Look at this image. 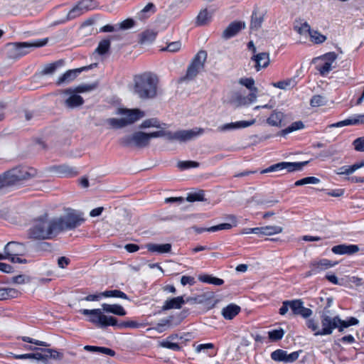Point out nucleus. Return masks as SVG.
<instances>
[{
	"mask_svg": "<svg viewBox=\"0 0 364 364\" xmlns=\"http://www.w3.org/2000/svg\"><path fill=\"white\" fill-rule=\"evenodd\" d=\"M10 355L16 358V359H32V360H36V353H26V354H20V355H16V354H14L12 353H10Z\"/></svg>",
	"mask_w": 364,
	"mask_h": 364,
	"instance_id": "nucleus-60",
	"label": "nucleus"
},
{
	"mask_svg": "<svg viewBox=\"0 0 364 364\" xmlns=\"http://www.w3.org/2000/svg\"><path fill=\"white\" fill-rule=\"evenodd\" d=\"M102 308L104 312L111 313L117 316H125L127 311L122 306L119 304H102Z\"/></svg>",
	"mask_w": 364,
	"mask_h": 364,
	"instance_id": "nucleus-24",
	"label": "nucleus"
},
{
	"mask_svg": "<svg viewBox=\"0 0 364 364\" xmlns=\"http://www.w3.org/2000/svg\"><path fill=\"white\" fill-rule=\"evenodd\" d=\"M152 138H154L153 132L137 131L120 138L119 144L123 147L144 149L149 146Z\"/></svg>",
	"mask_w": 364,
	"mask_h": 364,
	"instance_id": "nucleus-4",
	"label": "nucleus"
},
{
	"mask_svg": "<svg viewBox=\"0 0 364 364\" xmlns=\"http://www.w3.org/2000/svg\"><path fill=\"white\" fill-rule=\"evenodd\" d=\"M199 166V163L193 161H179L178 163V167L181 169H188L191 168H197Z\"/></svg>",
	"mask_w": 364,
	"mask_h": 364,
	"instance_id": "nucleus-53",
	"label": "nucleus"
},
{
	"mask_svg": "<svg viewBox=\"0 0 364 364\" xmlns=\"http://www.w3.org/2000/svg\"><path fill=\"white\" fill-rule=\"evenodd\" d=\"M232 225L230 223H221L217 225L212 226L208 228L193 227V228L197 233H202L205 231L208 232H217L223 230H230Z\"/></svg>",
	"mask_w": 364,
	"mask_h": 364,
	"instance_id": "nucleus-27",
	"label": "nucleus"
},
{
	"mask_svg": "<svg viewBox=\"0 0 364 364\" xmlns=\"http://www.w3.org/2000/svg\"><path fill=\"white\" fill-rule=\"evenodd\" d=\"M290 309L294 315H300L304 318L311 316L312 311L304 306V302L301 299L291 300Z\"/></svg>",
	"mask_w": 364,
	"mask_h": 364,
	"instance_id": "nucleus-16",
	"label": "nucleus"
},
{
	"mask_svg": "<svg viewBox=\"0 0 364 364\" xmlns=\"http://www.w3.org/2000/svg\"><path fill=\"white\" fill-rule=\"evenodd\" d=\"M154 14L155 12V6L152 3L147 4L144 9H142L139 13L140 18L147 17L146 15L147 13Z\"/></svg>",
	"mask_w": 364,
	"mask_h": 364,
	"instance_id": "nucleus-57",
	"label": "nucleus"
},
{
	"mask_svg": "<svg viewBox=\"0 0 364 364\" xmlns=\"http://www.w3.org/2000/svg\"><path fill=\"white\" fill-rule=\"evenodd\" d=\"M159 346L173 350H179L181 349V347L178 343L171 341L168 339L160 342Z\"/></svg>",
	"mask_w": 364,
	"mask_h": 364,
	"instance_id": "nucleus-51",
	"label": "nucleus"
},
{
	"mask_svg": "<svg viewBox=\"0 0 364 364\" xmlns=\"http://www.w3.org/2000/svg\"><path fill=\"white\" fill-rule=\"evenodd\" d=\"M296 85V82L295 79H287L285 80L279 81L277 82L273 83V86L282 90H287L289 88H293Z\"/></svg>",
	"mask_w": 364,
	"mask_h": 364,
	"instance_id": "nucleus-33",
	"label": "nucleus"
},
{
	"mask_svg": "<svg viewBox=\"0 0 364 364\" xmlns=\"http://www.w3.org/2000/svg\"><path fill=\"white\" fill-rule=\"evenodd\" d=\"M157 33L154 31L147 30L141 33V43H148L153 42L156 37Z\"/></svg>",
	"mask_w": 364,
	"mask_h": 364,
	"instance_id": "nucleus-39",
	"label": "nucleus"
},
{
	"mask_svg": "<svg viewBox=\"0 0 364 364\" xmlns=\"http://www.w3.org/2000/svg\"><path fill=\"white\" fill-rule=\"evenodd\" d=\"M199 280L203 282L212 284L216 286H220L224 283V281L222 279L214 277L208 274L200 276Z\"/></svg>",
	"mask_w": 364,
	"mask_h": 364,
	"instance_id": "nucleus-36",
	"label": "nucleus"
},
{
	"mask_svg": "<svg viewBox=\"0 0 364 364\" xmlns=\"http://www.w3.org/2000/svg\"><path fill=\"white\" fill-rule=\"evenodd\" d=\"M117 114L122 115L126 124L130 125L145 116L143 111L139 109H119Z\"/></svg>",
	"mask_w": 364,
	"mask_h": 364,
	"instance_id": "nucleus-11",
	"label": "nucleus"
},
{
	"mask_svg": "<svg viewBox=\"0 0 364 364\" xmlns=\"http://www.w3.org/2000/svg\"><path fill=\"white\" fill-rule=\"evenodd\" d=\"M211 19V14L207 9L200 11L197 16V24L198 26H204L210 22Z\"/></svg>",
	"mask_w": 364,
	"mask_h": 364,
	"instance_id": "nucleus-34",
	"label": "nucleus"
},
{
	"mask_svg": "<svg viewBox=\"0 0 364 364\" xmlns=\"http://www.w3.org/2000/svg\"><path fill=\"white\" fill-rule=\"evenodd\" d=\"M171 318H165L162 319L160 323H159L154 328H149L148 331L154 329L159 333H162L166 330V326H168L171 324Z\"/></svg>",
	"mask_w": 364,
	"mask_h": 364,
	"instance_id": "nucleus-45",
	"label": "nucleus"
},
{
	"mask_svg": "<svg viewBox=\"0 0 364 364\" xmlns=\"http://www.w3.org/2000/svg\"><path fill=\"white\" fill-rule=\"evenodd\" d=\"M95 88V85H82L77 86L75 88V92H85L91 91V90H94Z\"/></svg>",
	"mask_w": 364,
	"mask_h": 364,
	"instance_id": "nucleus-63",
	"label": "nucleus"
},
{
	"mask_svg": "<svg viewBox=\"0 0 364 364\" xmlns=\"http://www.w3.org/2000/svg\"><path fill=\"white\" fill-rule=\"evenodd\" d=\"M284 114L281 112L274 111L267 118V122L274 127H282Z\"/></svg>",
	"mask_w": 364,
	"mask_h": 364,
	"instance_id": "nucleus-30",
	"label": "nucleus"
},
{
	"mask_svg": "<svg viewBox=\"0 0 364 364\" xmlns=\"http://www.w3.org/2000/svg\"><path fill=\"white\" fill-rule=\"evenodd\" d=\"M114 326H117L118 328H136L140 326H141V324L137 323L134 321H123L121 323H118Z\"/></svg>",
	"mask_w": 364,
	"mask_h": 364,
	"instance_id": "nucleus-48",
	"label": "nucleus"
},
{
	"mask_svg": "<svg viewBox=\"0 0 364 364\" xmlns=\"http://www.w3.org/2000/svg\"><path fill=\"white\" fill-rule=\"evenodd\" d=\"M262 21V16H258L257 14H253L250 24L251 28L256 30L258 29L259 28H260Z\"/></svg>",
	"mask_w": 364,
	"mask_h": 364,
	"instance_id": "nucleus-54",
	"label": "nucleus"
},
{
	"mask_svg": "<svg viewBox=\"0 0 364 364\" xmlns=\"http://www.w3.org/2000/svg\"><path fill=\"white\" fill-rule=\"evenodd\" d=\"M312 265H313V267H315L316 271L318 269H320V270L326 269H328V267H331L333 266V264H331L330 261L328 259H321V261H319L318 262H315Z\"/></svg>",
	"mask_w": 364,
	"mask_h": 364,
	"instance_id": "nucleus-55",
	"label": "nucleus"
},
{
	"mask_svg": "<svg viewBox=\"0 0 364 364\" xmlns=\"http://www.w3.org/2000/svg\"><path fill=\"white\" fill-rule=\"evenodd\" d=\"M84 103L83 98L77 94H71L65 101V107L73 109L79 107Z\"/></svg>",
	"mask_w": 364,
	"mask_h": 364,
	"instance_id": "nucleus-26",
	"label": "nucleus"
},
{
	"mask_svg": "<svg viewBox=\"0 0 364 364\" xmlns=\"http://www.w3.org/2000/svg\"><path fill=\"white\" fill-rule=\"evenodd\" d=\"M311 41L314 43H322L326 40V37L317 31L311 30L309 33Z\"/></svg>",
	"mask_w": 364,
	"mask_h": 364,
	"instance_id": "nucleus-42",
	"label": "nucleus"
},
{
	"mask_svg": "<svg viewBox=\"0 0 364 364\" xmlns=\"http://www.w3.org/2000/svg\"><path fill=\"white\" fill-rule=\"evenodd\" d=\"M245 27L242 22L231 23L223 32L222 38L227 40L232 38Z\"/></svg>",
	"mask_w": 364,
	"mask_h": 364,
	"instance_id": "nucleus-21",
	"label": "nucleus"
},
{
	"mask_svg": "<svg viewBox=\"0 0 364 364\" xmlns=\"http://www.w3.org/2000/svg\"><path fill=\"white\" fill-rule=\"evenodd\" d=\"M341 319L338 316L331 317L326 314H322L321 316V336L330 335L335 328H338L340 331Z\"/></svg>",
	"mask_w": 364,
	"mask_h": 364,
	"instance_id": "nucleus-10",
	"label": "nucleus"
},
{
	"mask_svg": "<svg viewBox=\"0 0 364 364\" xmlns=\"http://www.w3.org/2000/svg\"><path fill=\"white\" fill-rule=\"evenodd\" d=\"M358 323V320L354 317H350L348 321L341 320L340 326V332H342L344 328H348L350 326L356 325Z\"/></svg>",
	"mask_w": 364,
	"mask_h": 364,
	"instance_id": "nucleus-56",
	"label": "nucleus"
},
{
	"mask_svg": "<svg viewBox=\"0 0 364 364\" xmlns=\"http://www.w3.org/2000/svg\"><path fill=\"white\" fill-rule=\"evenodd\" d=\"M47 40L37 41L33 43H16L12 45L14 53L18 56L26 55L28 53V49L31 48L41 47L46 44Z\"/></svg>",
	"mask_w": 364,
	"mask_h": 364,
	"instance_id": "nucleus-13",
	"label": "nucleus"
},
{
	"mask_svg": "<svg viewBox=\"0 0 364 364\" xmlns=\"http://www.w3.org/2000/svg\"><path fill=\"white\" fill-rule=\"evenodd\" d=\"M80 312L88 316L87 321L99 328H106L107 326H114L117 324V319L112 316L104 314L102 309H81Z\"/></svg>",
	"mask_w": 364,
	"mask_h": 364,
	"instance_id": "nucleus-5",
	"label": "nucleus"
},
{
	"mask_svg": "<svg viewBox=\"0 0 364 364\" xmlns=\"http://www.w3.org/2000/svg\"><path fill=\"white\" fill-rule=\"evenodd\" d=\"M36 360L46 363L48 359L61 360L63 354L50 348L41 349V352L36 353Z\"/></svg>",
	"mask_w": 364,
	"mask_h": 364,
	"instance_id": "nucleus-17",
	"label": "nucleus"
},
{
	"mask_svg": "<svg viewBox=\"0 0 364 364\" xmlns=\"http://www.w3.org/2000/svg\"><path fill=\"white\" fill-rule=\"evenodd\" d=\"M299 355V354L297 351L287 353V352L284 350L278 349L272 353L271 358L275 361L292 363L298 359Z\"/></svg>",
	"mask_w": 364,
	"mask_h": 364,
	"instance_id": "nucleus-14",
	"label": "nucleus"
},
{
	"mask_svg": "<svg viewBox=\"0 0 364 364\" xmlns=\"http://www.w3.org/2000/svg\"><path fill=\"white\" fill-rule=\"evenodd\" d=\"M91 0H84L78 2L68 13L65 20L62 22L65 23L68 21L73 20L80 16L85 12L88 11L91 6Z\"/></svg>",
	"mask_w": 364,
	"mask_h": 364,
	"instance_id": "nucleus-12",
	"label": "nucleus"
},
{
	"mask_svg": "<svg viewBox=\"0 0 364 364\" xmlns=\"http://www.w3.org/2000/svg\"><path fill=\"white\" fill-rule=\"evenodd\" d=\"M283 228L277 225H268L259 228V235H273L281 233Z\"/></svg>",
	"mask_w": 364,
	"mask_h": 364,
	"instance_id": "nucleus-31",
	"label": "nucleus"
},
{
	"mask_svg": "<svg viewBox=\"0 0 364 364\" xmlns=\"http://www.w3.org/2000/svg\"><path fill=\"white\" fill-rule=\"evenodd\" d=\"M304 124L301 121H297L294 123H292L289 127L282 130L283 134H287L289 133H291L294 131H296L301 129L304 128Z\"/></svg>",
	"mask_w": 364,
	"mask_h": 364,
	"instance_id": "nucleus-46",
	"label": "nucleus"
},
{
	"mask_svg": "<svg viewBox=\"0 0 364 364\" xmlns=\"http://www.w3.org/2000/svg\"><path fill=\"white\" fill-rule=\"evenodd\" d=\"M309 161L302 162H286L282 161L275 164H273L268 168L261 171V173H267L274 171H281L286 170L287 172H293L296 171H301Z\"/></svg>",
	"mask_w": 364,
	"mask_h": 364,
	"instance_id": "nucleus-9",
	"label": "nucleus"
},
{
	"mask_svg": "<svg viewBox=\"0 0 364 364\" xmlns=\"http://www.w3.org/2000/svg\"><path fill=\"white\" fill-rule=\"evenodd\" d=\"M26 252V247L24 244L17 242H9L4 247V253L6 259L14 263L25 264L26 259L20 258L18 256L23 255Z\"/></svg>",
	"mask_w": 364,
	"mask_h": 364,
	"instance_id": "nucleus-7",
	"label": "nucleus"
},
{
	"mask_svg": "<svg viewBox=\"0 0 364 364\" xmlns=\"http://www.w3.org/2000/svg\"><path fill=\"white\" fill-rule=\"evenodd\" d=\"M240 83L244 86H245L247 88L250 89V90H252L254 89V84L255 81L252 78H241L240 80Z\"/></svg>",
	"mask_w": 364,
	"mask_h": 364,
	"instance_id": "nucleus-62",
	"label": "nucleus"
},
{
	"mask_svg": "<svg viewBox=\"0 0 364 364\" xmlns=\"http://www.w3.org/2000/svg\"><path fill=\"white\" fill-rule=\"evenodd\" d=\"M338 153V149L335 146H331L327 149L321 151L318 156L322 158H328L333 156Z\"/></svg>",
	"mask_w": 364,
	"mask_h": 364,
	"instance_id": "nucleus-52",
	"label": "nucleus"
},
{
	"mask_svg": "<svg viewBox=\"0 0 364 364\" xmlns=\"http://www.w3.org/2000/svg\"><path fill=\"white\" fill-rule=\"evenodd\" d=\"M327 100L325 97L322 95H314L312 97L310 101V105L312 107H321L326 104Z\"/></svg>",
	"mask_w": 364,
	"mask_h": 364,
	"instance_id": "nucleus-44",
	"label": "nucleus"
},
{
	"mask_svg": "<svg viewBox=\"0 0 364 364\" xmlns=\"http://www.w3.org/2000/svg\"><path fill=\"white\" fill-rule=\"evenodd\" d=\"M186 200L189 202L202 201L204 200V192L200 191L198 192L191 193L188 195Z\"/></svg>",
	"mask_w": 364,
	"mask_h": 364,
	"instance_id": "nucleus-47",
	"label": "nucleus"
},
{
	"mask_svg": "<svg viewBox=\"0 0 364 364\" xmlns=\"http://www.w3.org/2000/svg\"><path fill=\"white\" fill-rule=\"evenodd\" d=\"M54 219L58 234L65 230H73L85 222L83 213L75 210H70L64 215Z\"/></svg>",
	"mask_w": 364,
	"mask_h": 364,
	"instance_id": "nucleus-3",
	"label": "nucleus"
},
{
	"mask_svg": "<svg viewBox=\"0 0 364 364\" xmlns=\"http://www.w3.org/2000/svg\"><path fill=\"white\" fill-rule=\"evenodd\" d=\"M106 122L114 129H121L127 126L122 117L120 119L109 118L106 120Z\"/></svg>",
	"mask_w": 364,
	"mask_h": 364,
	"instance_id": "nucleus-41",
	"label": "nucleus"
},
{
	"mask_svg": "<svg viewBox=\"0 0 364 364\" xmlns=\"http://www.w3.org/2000/svg\"><path fill=\"white\" fill-rule=\"evenodd\" d=\"M206 58L207 53L204 50L199 51L188 67L185 79L193 80L203 70Z\"/></svg>",
	"mask_w": 364,
	"mask_h": 364,
	"instance_id": "nucleus-8",
	"label": "nucleus"
},
{
	"mask_svg": "<svg viewBox=\"0 0 364 364\" xmlns=\"http://www.w3.org/2000/svg\"><path fill=\"white\" fill-rule=\"evenodd\" d=\"M353 145L357 151H364V136L354 140Z\"/></svg>",
	"mask_w": 364,
	"mask_h": 364,
	"instance_id": "nucleus-59",
	"label": "nucleus"
},
{
	"mask_svg": "<svg viewBox=\"0 0 364 364\" xmlns=\"http://www.w3.org/2000/svg\"><path fill=\"white\" fill-rule=\"evenodd\" d=\"M331 69L332 64H331V62H325L322 65L319 67L318 70L322 75H324L328 73Z\"/></svg>",
	"mask_w": 364,
	"mask_h": 364,
	"instance_id": "nucleus-64",
	"label": "nucleus"
},
{
	"mask_svg": "<svg viewBox=\"0 0 364 364\" xmlns=\"http://www.w3.org/2000/svg\"><path fill=\"white\" fill-rule=\"evenodd\" d=\"M356 167L355 164L352 166H342L339 168V171L338 172V174H344V175H349L353 173L354 171H355Z\"/></svg>",
	"mask_w": 364,
	"mask_h": 364,
	"instance_id": "nucleus-58",
	"label": "nucleus"
},
{
	"mask_svg": "<svg viewBox=\"0 0 364 364\" xmlns=\"http://www.w3.org/2000/svg\"><path fill=\"white\" fill-rule=\"evenodd\" d=\"M154 137H166L169 141H177V132H166L164 130H159L156 132H153Z\"/></svg>",
	"mask_w": 364,
	"mask_h": 364,
	"instance_id": "nucleus-35",
	"label": "nucleus"
},
{
	"mask_svg": "<svg viewBox=\"0 0 364 364\" xmlns=\"http://www.w3.org/2000/svg\"><path fill=\"white\" fill-rule=\"evenodd\" d=\"M364 123V114L358 115L355 117L346 119L345 120L332 124L330 125V127H341L344 126L348 125H355L358 124Z\"/></svg>",
	"mask_w": 364,
	"mask_h": 364,
	"instance_id": "nucleus-23",
	"label": "nucleus"
},
{
	"mask_svg": "<svg viewBox=\"0 0 364 364\" xmlns=\"http://www.w3.org/2000/svg\"><path fill=\"white\" fill-rule=\"evenodd\" d=\"M102 295L104 297H117V298H121V299H127V300L129 299L125 293H124L123 291H122L120 290H117V289L108 290V291H103V292H102Z\"/></svg>",
	"mask_w": 364,
	"mask_h": 364,
	"instance_id": "nucleus-38",
	"label": "nucleus"
},
{
	"mask_svg": "<svg viewBox=\"0 0 364 364\" xmlns=\"http://www.w3.org/2000/svg\"><path fill=\"white\" fill-rule=\"evenodd\" d=\"M255 120L239 121L220 125L218 127V131L221 132H228L233 129H238L248 127L255 124Z\"/></svg>",
	"mask_w": 364,
	"mask_h": 364,
	"instance_id": "nucleus-18",
	"label": "nucleus"
},
{
	"mask_svg": "<svg viewBox=\"0 0 364 364\" xmlns=\"http://www.w3.org/2000/svg\"><path fill=\"white\" fill-rule=\"evenodd\" d=\"M110 48V41L108 39H104L101 41L97 48L95 49V52L100 55H104L108 52Z\"/></svg>",
	"mask_w": 364,
	"mask_h": 364,
	"instance_id": "nucleus-40",
	"label": "nucleus"
},
{
	"mask_svg": "<svg viewBox=\"0 0 364 364\" xmlns=\"http://www.w3.org/2000/svg\"><path fill=\"white\" fill-rule=\"evenodd\" d=\"M251 60L255 63V69L257 71L260 70L262 68H267L269 64V53L263 52L254 54Z\"/></svg>",
	"mask_w": 364,
	"mask_h": 364,
	"instance_id": "nucleus-20",
	"label": "nucleus"
},
{
	"mask_svg": "<svg viewBox=\"0 0 364 364\" xmlns=\"http://www.w3.org/2000/svg\"><path fill=\"white\" fill-rule=\"evenodd\" d=\"M332 252L336 255H353L359 251V247L356 245H338L332 247Z\"/></svg>",
	"mask_w": 364,
	"mask_h": 364,
	"instance_id": "nucleus-22",
	"label": "nucleus"
},
{
	"mask_svg": "<svg viewBox=\"0 0 364 364\" xmlns=\"http://www.w3.org/2000/svg\"><path fill=\"white\" fill-rule=\"evenodd\" d=\"M21 338L23 341L27 342L29 343H33V344H36L37 346H46V347L48 346V345L46 342L35 340V339H33L28 336H23Z\"/></svg>",
	"mask_w": 364,
	"mask_h": 364,
	"instance_id": "nucleus-61",
	"label": "nucleus"
},
{
	"mask_svg": "<svg viewBox=\"0 0 364 364\" xmlns=\"http://www.w3.org/2000/svg\"><path fill=\"white\" fill-rule=\"evenodd\" d=\"M284 332L282 328L275 329L268 333L269 338L272 341H277L282 338Z\"/></svg>",
	"mask_w": 364,
	"mask_h": 364,
	"instance_id": "nucleus-49",
	"label": "nucleus"
},
{
	"mask_svg": "<svg viewBox=\"0 0 364 364\" xmlns=\"http://www.w3.org/2000/svg\"><path fill=\"white\" fill-rule=\"evenodd\" d=\"M58 169L59 173L64 175L65 176H73L77 175V171L75 169L68 166H59Z\"/></svg>",
	"mask_w": 364,
	"mask_h": 364,
	"instance_id": "nucleus-50",
	"label": "nucleus"
},
{
	"mask_svg": "<svg viewBox=\"0 0 364 364\" xmlns=\"http://www.w3.org/2000/svg\"><path fill=\"white\" fill-rule=\"evenodd\" d=\"M158 77L151 73H144L134 78V92L140 99H153L157 95Z\"/></svg>",
	"mask_w": 364,
	"mask_h": 364,
	"instance_id": "nucleus-1",
	"label": "nucleus"
},
{
	"mask_svg": "<svg viewBox=\"0 0 364 364\" xmlns=\"http://www.w3.org/2000/svg\"><path fill=\"white\" fill-rule=\"evenodd\" d=\"M307 327L311 329L315 336H321V327L318 323L314 318H310L306 321Z\"/></svg>",
	"mask_w": 364,
	"mask_h": 364,
	"instance_id": "nucleus-43",
	"label": "nucleus"
},
{
	"mask_svg": "<svg viewBox=\"0 0 364 364\" xmlns=\"http://www.w3.org/2000/svg\"><path fill=\"white\" fill-rule=\"evenodd\" d=\"M165 126V124H161L156 118H151L143 121L139 125V128L146 129L150 127H156L159 129H164Z\"/></svg>",
	"mask_w": 364,
	"mask_h": 364,
	"instance_id": "nucleus-32",
	"label": "nucleus"
},
{
	"mask_svg": "<svg viewBox=\"0 0 364 364\" xmlns=\"http://www.w3.org/2000/svg\"><path fill=\"white\" fill-rule=\"evenodd\" d=\"M36 171L28 167H16L4 173V178L7 186L26 181L36 176Z\"/></svg>",
	"mask_w": 364,
	"mask_h": 364,
	"instance_id": "nucleus-6",
	"label": "nucleus"
},
{
	"mask_svg": "<svg viewBox=\"0 0 364 364\" xmlns=\"http://www.w3.org/2000/svg\"><path fill=\"white\" fill-rule=\"evenodd\" d=\"M87 69V67H82L74 70H69L58 77L56 83L58 85L69 83L74 80L77 77V75L80 74L82 70Z\"/></svg>",
	"mask_w": 364,
	"mask_h": 364,
	"instance_id": "nucleus-19",
	"label": "nucleus"
},
{
	"mask_svg": "<svg viewBox=\"0 0 364 364\" xmlns=\"http://www.w3.org/2000/svg\"><path fill=\"white\" fill-rule=\"evenodd\" d=\"M64 61L63 60H58L55 63H50L45 66L43 70H42V74L43 75H50L53 74L58 68L62 66L63 65Z\"/></svg>",
	"mask_w": 364,
	"mask_h": 364,
	"instance_id": "nucleus-37",
	"label": "nucleus"
},
{
	"mask_svg": "<svg viewBox=\"0 0 364 364\" xmlns=\"http://www.w3.org/2000/svg\"><path fill=\"white\" fill-rule=\"evenodd\" d=\"M148 251L151 252H157L159 254L168 253L171 252V245L166 244H155V243H149L146 245Z\"/></svg>",
	"mask_w": 364,
	"mask_h": 364,
	"instance_id": "nucleus-25",
	"label": "nucleus"
},
{
	"mask_svg": "<svg viewBox=\"0 0 364 364\" xmlns=\"http://www.w3.org/2000/svg\"><path fill=\"white\" fill-rule=\"evenodd\" d=\"M203 133L204 129L198 127L192 129L177 131V141L186 142L194 139Z\"/></svg>",
	"mask_w": 364,
	"mask_h": 364,
	"instance_id": "nucleus-15",
	"label": "nucleus"
},
{
	"mask_svg": "<svg viewBox=\"0 0 364 364\" xmlns=\"http://www.w3.org/2000/svg\"><path fill=\"white\" fill-rule=\"evenodd\" d=\"M185 303L183 296H177L171 299L166 300L163 306L164 310H168L171 309H180L181 306Z\"/></svg>",
	"mask_w": 364,
	"mask_h": 364,
	"instance_id": "nucleus-29",
	"label": "nucleus"
},
{
	"mask_svg": "<svg viewBox=\"0 0 364 364\" xmlns=\"http://www.w3.org/2000/svg\"><path fill=\"white\" fill-rule=\"evenodd\" d=\"M240 307L235 304H230L222 310V315L225 319H232L239 314Z\"/></svg>",
	"mask_w": 364,
	"mask_h": 364,
	"instance_id": "nucleus-28",
	"label": "nucleus"
},
{
	"mask_svg": "<svg viewBox=\"0 0 364 364\" xmlns=\"http://www.w3.org/2000/svg\"><path fill=\"white\" fill-rule=\"evenodd\" d=\"M28 235L30 238L36 240H48L55 237L58 232L55 219L48 220L45 215L35 220Z\"/></svg>",
	"mask_w": 364,
	"mask_h": 364,
	"instance_id": "nucleus-2",
	"label": "nucleus"
}]
</instances>
